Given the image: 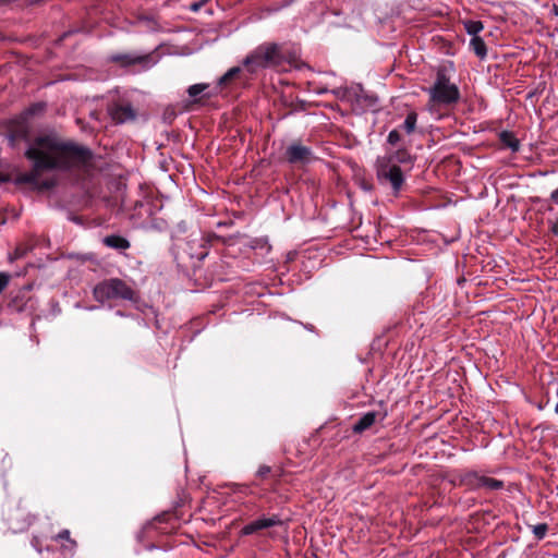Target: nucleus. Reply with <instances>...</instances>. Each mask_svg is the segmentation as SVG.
Returning <instances> with one entry per match:
<instances>
[{"label":"nucleus","instance_id":"25","mask_svg":"<svg viewBox=\"0 0 558 558\" xmlns=\"http://www.w3.org/2000/svg\"><path fill=\"white\" fill-rule=\"evenodd\" d=\"M10 281V276L5 272H0V294L8 287Z\"/></svg>","mask_w":558,"mask_h":558},{"label":"nucleus","instance_id":"13","mask_svg":"<svg viewBox=\"0 0 558 558\" xmlns=\"http://www.w3.org/2000/svg\"><path fill=\"white\" fill-rule=\"evenodd\" d=\"M377 418V412H367L365 413L359 421L353 425L352 429L354 433H362L366 429H368Z\"/></svg>","mask_w":558,"mask_h":558},{"label":"nucleus","instance_id":"18","mask_svg":"<svg viewBox=\"0 0 558 558\" xmlns=\"http://www.w3.org/2000/svg\"><path fill=\"white\" fill-rule=\"evenodd\" d=\"M464 28L469 35L472 37L477 36V34L483 29V23L481 21H465Z\"/></svg>","mask_w":558,"mask_h":558},{"label":"nucleus","instance_id":"21","mask_svg":"<svg viewBox=\"0 0 558 558\" xmlns=\"http://www.w3.org/2000/svg\"><path fill=\"white\" fill-rule=\"evenodd\" d=\"M389 156H392V162H407L410 160V155L404 149H399L393 154H390Z\"/></svg>","mask_w":558,"mask_h":558},{"label":"nucleus","instance_id":"28","mask_svg":"<svg viewBox=\"0 0 558 558\" xmlns=\"http://www.w3.org/2000/svg\"><path fill=\"white\" fill-rule=\"evenodd\" d=\"M550 230L555 235L558 236V218L556 219L555 222L551 223Z\"/></svg>","mask_w":558,"mask_h":558},{"label":"nucleus","instance_id":"23","mask_svg":"<svg viewBox=\"0 0 558 558\" xmlns=\"http://www.w3.org/2000/svg\"><path fill=\"white\" fill-rule=\"evenodd\" d=\"M533 532H534V535L541 539L546 535L547 525L546 524H537L534 526Z\"/></svg>","mask_w":558,"mask_h":558},{"label":"nucleus","instance_id":"12","mask_svg":"<svg viewBox=\"0 0 558 558\" xmlns=\"http://www.w3.org/2000/svg\"><path fill=\"white\" fill-rule=\"evenodd\" d=\"M104 244L110 248L124 251L130 247V242L125 238L117 234L107 235L102 240Z\"/></svg>","mask_w":558,"mask_h":558},{"label":"nucleus","instance_id":"29","mask_svg":"<svg viewBox=\"0 0 558 558\" xmlns=\"http://www.w3.org/2000/svg\"><path fill=\"white\" fill-rule=\"evenodd\" d=\"M203 7V2H194L191 4V10L196 12Z\"/></svg>","mask_w":558,"mask_h":558},{"label":"nucleus","instance_id":"32","mask_svg":"<svg viewBox=\"0 0 558 558\" xmlns=\"http://www.w3.org/2000/svg\"><path fill=\"white\" fill-rule=\"evenodd\" d=\"M555 412L558 414V401H557V404L555 407Z\"/></svg>","mask_w":558,"mask_h":558},{"label":"nucleus","instance_id":"8","mask_svg":"<svg viewBox=\"0 0 558 558\" xmlns=\"http://www.w3.org/2000/svg\"><path fill=\"white\" fill-rule=\"evenodd\" d=\"M280 524H282V521L278 515H272L270 518H260L243 526L241 532L243 535H251L257 531Z\"/></svg>","mask_w":558,"mask_h":558},{"label":"nucleus","instance_id":"22","mask_svg":"<svg viewBox=\"0 0 558 558\" xmlns=\"http://www.w3.org/2000/svg\"><path fill=\"white\" fill-rule=\"evenodd\" d=\"M208 87L207 84H195L189 87L187 93L191 97H196Z\"/></svg>","mask_w":558,"mask_h":558},{"label":"nucleus","instance_id":"20","mask_svg":"<svg viewBox=\"0 0 558 558\" xmlns=\"http://www.w3.org/2000/svg\"><path fill=\"white\" fill-rule=\"evenodd\" d=\"M241 72V69L239 66L231 68L227 73H225L219 78V85H226L230 81H232L239 73Z\"/></svg>","mask_w":558,"mask_h":558},{"label":"nucleus","instance_id":"14","mask_svg":"<svg viewBox=\"0 0 558 558\" xmlns=\"http://www.w3.org/2000/svg\"><path fill=\"white\" fill-rule=\"evenodd\" d=\"M53 539L56 542H61V541H65L66 544H63L62 545V549L64 551H69L71 554L74 553L75 548H76V542L74 539L71 538L70 536V531L69 530H62L60 531L56 536H53Z\"/></svg>","mask_w":558,"mask_h":558},{"label":"nucleus","instance_id":"33","mask_svg":"<svg viewBox=\"0 0 558 558\" xmlns=\"http://www.w3.org/2000/svg\"><path fill=\"white\" fill-rule=\"evenodd\" d=\"M208 0H201L199 2H203V5L207 2Z\"/></svg>","mask_w":558,"mask_h":558},{"label":"nucleus","instance_id":"24","mask_svg":"<svg viewBox=\"0 0 558 558\" xmlns=\"http://www.w3.org/2000/svg\"><path fill=\"white\" fill-rule=\"evenodd\" d=\"M401 136L397 130H392L389 132L387 141L391 145H396L400 141Z\"/></svg>","mask_w":558,"mask_h":558},{"label":"nucleus","instance_id":"5","mask_svg":"<svg viewBox=\"0 0 558 558\" xmlns=\"http://www.w3.org/2000/svg\"><path fill=\"white\" fill-rule=\"evenodd\" d=\"M430 101L437 105H452L458 102L460 92L456 84L441 71L437 73L434 85L428 89Z\"/></svg>","mask_w":558,"mask_h":558},{"label":"nucleus","instance_id":"19","mask_svg":"<svg viewBox=\"0 0 558 558\" xmlns=\"http://www.w3.org/2000/svg\"><path fill=\"white\" fill-rule=\"evenodd\" d=\"M417 121V114L416 112L412 111L408 113L404 122H403V129L408 134H411L414 132Z\"/></svg>","mask_w":558,"mask_h":558},{"label":"nucleus","instance_id":"4","mask_svg":"<svg viewBox=\"0 0 558 558\" xmlns=\"http://www.w3.org/2000/svg\"><path fill=\"white\" fill-rule=\"evenodd\" d=\"M376 175L380 183H389L395 194H398L404 183L400 167L392 162V156H381L376 159Z\"/></svg>","mask_w":558,"mask_h":558},{"label":"nucleus","instance_id":"6","mask_svg":"<svg viewBox=\"0 0 558 558\" xmlns=\"http://www.w3.org/2000/svg\"><path fill=\"white\" fill-rule=\"evenodd\" d=\"M286 160L295 166H305L315 160L311 147L303 145L300 141H293L284 151Z\"/></svg>","mask_w":558,"mask_h":558},{"label":"nucleus","instance_id":"2","mask_svg":"<svg viewBox=\"0 0 558 558\" xmlns=\"http://www.w3.org/2000/svg\"><path fill=\"white\" fill-rule=\"evenodd\" d=\"M93 296L101 304L111 300L131 302L138 300L136 291L120 278H110L98 282L93 289Z\"/></svg>","mask_w":558,"mask_h":558},{"label":"nucleus","instance_id":"17","mask_svg":"<svg viewBox=\"0 0 558 558\" xmlns=\"http://www.w3.org/2000/svg\"><path fill=\"white\" fill-rule=\"evenodd\" d=\"M27 133V126L24 123H20L14 130L11 131L10 141L14 143L17 140L26 138Z\"/></svg>","mask_w":558,"mask_h":558},{"label":"nucleus","instance_id":"31","mask_svg":"<svg viewBox=\"0 0 558 558\" xmlns=\"http://www.w3.org/2000/svg\"><path fill=\"white\" fill-rule=\"evenodd\" d=\"M554 12L556 15H558V7L557 5H554Z\"/></svg>","mask_w":558,"mask_h":558},{"label":"nucleus","instance_id":"26","mask_svg":"<svg viewBox=\"0 0 558 558\" xmlns=\"http://www.w3.org/2000/svg\"><path fill=\"white\" fill-rule=\"evenodd\" d=\"M271 469L268 465H260L256 472L258 477H266L270 473Z\"/></svg>","mask_w":558,"mask_h":558},{"label":"nucleus","instance_id":"30","mask_svg":"<svg viewBox=\"0 0 558 558\" xmlns=\"http://www.w3.org/2000/svg\"><path fill=\"white\" fill-rule=\"evenodd\" d=\"M41 109H43L41 105H35V106H33L32 108H29V110H28V111H29V113H31V114H33V113H35L37 110H41Z\"/></svg>","mask_w":558,"mask_h":558},{"label":"nucleus","instance_id":"1","mask_svg":"<svg viewBox=\"0 0 558 558\" xmlns=\"http://www.w3.org/2000/svg\"><path fill=\"white\" fill-rule=\"evenodd\" d=\"M32 161V169L17 177L19 183L31 184L35 190L47 191L56 186L54 175L44 178L46 171L78 170L88 171L92 167V151L54 133L36 136L25 151Z\"/></svg>","mask_w":558,"mask_h":558},{"label":"nucleus","instance_id":"3","mask_svg":"<svg viewBox=\"0 0 558 558\" xmlns=\"http://www.w3.org/2000/svg\"><path fill=\"white\" fill-rule=\"evenodd\" d=\"M282 61L281 47L277 44L267 43L258 46L245 58L243 63L251 73H255L260 69L278 66Z\"/></svg>","mask_w":558,"mask_h":558},{"label":"nucleus","instance_id":"9","mask_svg":"<svg viewBox=\"0 0 558 558\" xmlns=\"http://www.w3.org/2000/svg\"><path fill=\"white\" fill-rule=\"evenodd\" d=\"M112 60L116 62H120L123 65L131 64H143L145 68L151 66V57L149 54L137 56V54H117L112 57Z\"/></svg>","mask_w":558,"mask_h":558},{"label":"nucleus","instance_id":"15","mask_svg":"<svg viewBox=\"0 0 558 558\" xmlns=\"http://www.w3.org/2000/svg\"><path fill=\"white\" fill-rule=\"evenodd\" d=\"M499 138L505 147L510 148L512 151L519 150L520 142L512 132L502 131L499 135Z\"/></svg>","mask_w":558,"mask_h":558},{"label":"nucleus","instance_id":"27","mask_svg":"<svg viewBox=\"0 0 558 558\" xmlns=\"http://www.w3.org/2000/svg\"><path fill=\"white\" fill-rule=\"evenodd\" d=\"M550 201L558 205V187L551 192Z\"/></svg>","mask_w":558,"mask_h":558},{"label":"nucleus","instance_id":"7","mask_svg":"<svg viewBox=\"0 0 558 558\" xmlns=\"http://www.w3.org/2000/svg\"><path fill=\"white\" fill-rule=\"evenodd\" d=\"M110 117L116 123H125L135 119L136 113L130 104H113L108 109Z\"/></svg>","mask_w":558,"mask_h":558},{"label":"nucleus","instance_id":"16","mask_svg":"<svg viewBox=\"0 0 558 558\" xmlns=\"http://www.w3.org/2000/svg\"><path fill=\"white\" fill-rule=\"evenodd\" d=\"M470 47L480 59H484L486 57V54H487L486 45L480 36H474L471 38Z\"/></svg>","mask_w":558,"mask_h":558},{"label":"nucleus","instance_id":"11","mask_svg":"<svg viewBox=\"0 0 558 558\" xmlns=\"http://www.w3.org/2000/svg\"><path fill=\"white\" fill-rule=\"evenodd\" d=\"M474 478H475L474 485L477 488H485L487 490H498L504 487L502 481H499V480H496L493 477L478 476L475 474Z\"/></svg>","mask_w":558,"mask_h":558},{"label":"nucleus","instance_id":"10","mask_svg":"<svg viewBox=\"0 0 558 558\" xmlns=\"http://www.w3.org/2000/svg\"><path fill=\"white\" fill-rule=\"evenodd\" d=\"M21 511H15L9 517V524L13 532H22L28 529L35 520V517L27 515L22 522H19Z\"/></svg>","mask_w":558,"mask_h":558},{"label":"nucleus","instance_id":"34","mask_svg":"<svg viewBox=\"0 0 558 558\" xmlns=\"http://www.w3.org/2000/svg\"><path fill=\"white\" fill-rule=\"evenodd\" d=\"M15 256L16 257L21 256L20 252L16 251Z\"/></svg>","mask_w":558,"mask_h":558}]
</instances>
